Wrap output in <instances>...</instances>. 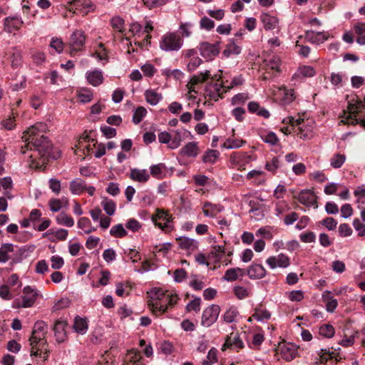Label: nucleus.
Returning a JSON list of instances; mask_svg holds the SVG:
<instances>
[{
  "label": "nucleus",
  "mask_w": 365,
  "mask_h": 365,
  "mask_svg": "<svg viewBox=\"0 0 365 365\" xmlns=\"http://www.w3.org/2000/svg\"><path fill=\"white\" fill-rule=\"evenodd\" d=\"M142 1L148 9H153L165 5L168 0H142Z\"/></svg>",
  "instance_id": "obj_41"
},
{
  "label": "nucleus",
  "mask_w": 365,
  "mask_h": 365,
  "mask_svg": "<svg viewBox=\"0 0 365 365\" xmlns=\"http://www.w3.org/2000/svg\"><path fill=\"white\" fill-rule=\"evenodd\" d=\"M237 315V309L236 307H232L225 312L223 315V319L227 323H232L235 320Z\"/></svg>",
  "instance_id": "obj_34"
},
{
  "label": "nucleus",
  "mask_w": 365,
  "mask_h": 365,
  "mask_svg": "<svg viewBox=\"0 0 365 365\" xmlns=\"http://www.w3.org/2000/svg\"><path fill=\"white\" fill-rule=\"evenodd\" d=\"M187 277V272L184 269H177L174 272V279L176 282H181Z\"/></svg>",
  "instance_id": "obj_60"
},
{
  "label": "nucleus",
  "mask_w": 365,
  "mask_h": 365,
  "mask_svg": "<svg viewBox=\"0 0 365 365\" xmlns=\"http://www.w3.org/2000/svg\"><path fill=\"white\" fill-rule=\"evenodd\" d=\"M220 312V307L217 304H212L207 307L202 313L201 324L203 327H209L217 319Z\"/></svg>",
  "instance_id": "obj_6"
},
{
  "label": "nucleus",
  "mask_w": 365,
  "mask_h": 365,
  "mask_svg": "<svg viewBox=\"0 0 365 365\" xmlns=\"http://www.w3.org/2000/svg\"><path fill=\"white\" fill-rule=\"evenodd\" d=\"M233 291L236 297L240 299H242L249 296V291L242 286L235 287Z\"/></svg>",
  "instance_id": "obj_49"
},
{
  "label": "nucleus",
  "mask_w": 365,
  "mask_h": 365,
  "mask_svg": "<svg viewBox=\"0 0 365 365\" xmlns=\"http://www.w3.org/2000/svg\"><path fill=\"white\" fill-rule=\"evenodd\" d=\"M271 317L270 313L267 310H262L256 309L255 312L252 314V317L257 321H262L263 319H268Z\"/></svg>",
  "instance_id": "obj_46"
},
{
  "label": "nucleus",
  "mask_w": 365,
  "mask_h": 365,
  "mask_svg": "<svg viewBox=\"0 0 365 365\" xmlns=\"http://www.w3.org/2000/svg\"><path fill=\"white\" fill-rule=\"evenodd\" d=\"M56 220L58 225L67 226L69 227H73L74 225L73 219L64 212H62L58 215Z\"/></svg>",
  "instance_id": "obj_28"
},
{
  "label": "nucleus",
  "mask_w": 365,
  "mask_h": 365,
  "mask_svg": "<svg viewBox=\"0 0 365 365\" xmlns=\"http://www.w3.org/2000/svg\"><path fill=\"white\" fill-rule=\"evenodd\" d=\"M267 271L264 267L259 264L251 265L247 270V274L250 279H262L266 275Z\"/></svg>",
  "instance_id": "obj_17"
},
{
  "label": "nucleus",
  "mask_w": 365,
  "mask_h": 365,
  "mask_svg": "<svg viewBox=\"0 0 365 365\" xmlns=\"http://www.w3.org/2000/svg\"><path fill=\"white\" fill-rule=\"evenodd\" d=\"M46 130V124L37 123L23 133L22 139L27 143L21 148V153L24 154L28 150L32 151L30 158L36 167L46 164L51 156L52 143L45 136Z\"/></svg>",
  "instance_id": "obj_1"
},
{
  "label": "nucleus",
  "mask_w": 365,
  "mask_h": 365,
  "mask_svg": "<svg viewBox=\"0 0 365 365\" xmlns=\"http://www.w3.org/2000/svg\"><path fill=\"white\" fill-rule=\"evenodd\" d=\"M86 35L82 30H75L70 36L67 43L66 52L71 56H75L78 53L81 52L85 46Z\"/></svg>",
  "instance_id": "obj_2"
},
{
  "label": "nucleus",
  "mask_w": 365,
  "mask_h": 365,
  "mask_svg": "<svg viewBox=\"0 0 365 365\" xmlns=\"http://www.w3.org/2000/svg\"><path fill=\"white\" fill-rule=\"evenodd\" d=\"M346 160L345 155L336 153L330 159V165L334 168H339L342 166Z\"/></svg>",
  "instance_id": "obj_33"
},
{
  "label": "nucleus",
  "mask_w": 365,
  "mask_h": 365,
  "mask_svg": "<svg viewBox=\"0 0 365 365\" xmlns=\"http://www.w3.org/2000/svg\"><path fill=\"white\" fill-rule=\"evenodd\" d=\"M49 207L51 211L58 212L62 207V202L59 199H51L49 201Z\"/></svg>",
  "instance_id": "obj_61"
},
{
  "label": "nucleus",
  "mask_w": 365,
  "mask_h": 365,
  "mask_svg": "<svg viewBox=\"0 0 365 365\" xmlns=\"http://www.w3.org/2000/svg\"><path fill=\"white\" fill-rule=\"evenodd\" d=\"M349 115L345 119L341 120L344 124H356L358 123V119L356 115L363 112L365 109V98L364 101L357 100L355 103H349L348 106ZM365 115V113L364 115Z\"/></svg>",
  "instance_id": "obj_4"
},
{
  "label": "nucleus",
  "mask_w": 365,
  "mask_h": 365,
  "mask_svg": "<svg viewBox=\"0 0 365 365\" xmlns=\"http://www.w3.org/2000/svg\"><path fill=\"white\" fill-rule=\"evenodd\" d=\"M322 223L329 230H334L337 225V222L333 217H327L324 220H323Z\"/></svg>",
  "instance_id": "obj_57"
},
{
  "label": "nucleus",
  "mask_w": 365,
  "mask_h": 365,
  "mask_svg": "<svg viewBox=\"0 0 365 365\" xmlns=\"http://www.w3.org/2000/svg\"><path fill=\"white\" fill-rule=\"evenodd\" d=\"M178 242V245L181 249L187 250H195L197 248L198 242L187 237H180L176 238Z\"/></svg>",
  "instance_id": "obj_19"
},
{
  "label": "nucleus",
  "mask_w": 365,
  "mask_h": 365,
  "mask_svg": "<svg viewBox=\"0 0 365 365\" xmlns=\"http://www.w3.org/2000/svg\"><path fill=\"white\" fill-rule=\"evenodd\" d=\"M236 271L234 268L228 269L223 277V279L228 282H232L237 279Z\"/></svg>",
  "instance_id": "obj_58"
},
{
  "label": "nucleus",
  "mask_w": 365,
  "mask_h": 365,
  "mask_svg": "<svg viewBox=\"0 0 365 365\" xmlns=\"http://www.w3.org/2000/svg\"><path fill=\"white\" fill-rule=\"evenodd\" d=\"M202 62V61L199 57L192 58L187 66L188 71L192 72L195 70Z\"/></svg>",
  "instance_id": "obj_54"
},
{
  "label": "nucleus",
  "mask_w": 365,
  "mask_h": 365,
  "mask_svg": "<svg viewBox=\"0 0 365 365\" xmlns=\"http://www.w3.org/2000/svg\"><path fill=\"white\" fill-rule=\"evenodd\" d=\"M278 350L282 357L287 361L293 360L297 355V347L293 344H279Z\"/></svg>",
  "instance_id": "obj_12"
},
{
  "label": "nucleus",
  "mask_w": 365,
  "mask_h": 365,
  "mask_svg": "<svg viewBox=\"0 0 365 365\" xmlns=\"http://www.w3.org/2000/svg\"><path fill=\"white\" fill-rule=\"evenodd\" d=\"M304 37L307 41L312 43L320 44L328 39L329 35L324 32L307 31Z\"/></svg>",
  "instance_id": "obj_14"
},
{
  "label": "nucleus",
  "mask_w": 365,
  "mask_h": 365,
  "mask_svg": "<svg viewBox=\"0 0 365 365\" xmlns=\"http://www.w3.org/2000/svg\"><path fill=\"white\" fill-rule=\"evenodd\" d=\"M266 66L267 69L279 71L280 61L277 56H273L271 58L266 60Z\"/></svg>",
  "instance_id": "obj_45"
},
{
  "label": "nucleus",
  "mask_w": 365,
  "mask_h": 365,
  "mask_svg": "<svg viewBox=\"0 0 365 365\" xmlns=\"http://www.w3.org/2000/svg\"><path fill=\"white\" fill-rule=\"evenodd\" d=\"M182 140V137L181 132L179 130H176L175 133L171 135L170 143L169 144V148L171 149H175L180 145V143Z\"/></svg>",
  "instance_id": "obj_39"
},
{
  "label": "nucleus",
  "mask_w": 365,
  "mask_h": 365,
  "mask_svg": "<svg viewBox=\"0 0 365 365\" xmlns=\"http://www.w3.org/2000/svg\"><path fill=\"white\" fill-rule=\"evenodd\" d=\"M110 234L115 237H123L127 235V231L124 229L122 224H118L112 227Z\"/></svg>",
  "instance_id": "obj_37"
},
{
  "label": "nucleus",
  "mask_w": 365,
  "mask_h": 365,
  "mask_svg": "<svg viewBox=\"0 0 365 365\" xmlns=\"http://www.w3.org/2000/svg\"><path fill=\"white\" fill-rule=\"evenodd\" d=\"M86 189L85 181L81 178H77L70 183V190L73 195H79Z\"/></svg>",
  "instance_id": "obj_24"
},
{
  "label": "nucleus",
  "mask_w": 365,
  "mask_h": 365,
  "mask_svg": "<svg viewBox=\"0 0 365 365\" xmlns=\"http://www.w3.org/2000/svg\"><path fill=\"white\" fill-rule=\"evenodd\" d=\"M147 110L143 106H139L136 108L133 116V121L135 124H138L143 120V117L146 115Z\"/></svg>",
  "instance_id": "obj_42"
},
{
  "label": "nucleus",
  "mask_w": 365,
  "mask_h": 365,
  "mask_svg": "<svg viewBox=\"0 0 365 365\" xmlns=\"http://www.w3.org/2000/svg\"><path fill=\"white\" fill-rule=\"evenodd\" d=\"M182 38L175 33L165 34L160 41V48L165 51H178L182 46Z\"/></svg>",
  "instance_id": "obj_3"
},
{
  "label": "nucleus",
  "mask_w": 365,
  "mask_h": 365,
  "mask_svg": "<svg viewBox=\"0 0 365 365\" xmlns=\"http://www.w3.org/2000/svg\"><path fill=\"white\" fill-rule=\"evenodd\" d=\"M14 245L11 243L3 244L0 247V263H5L10 259L9 253L14 252Z\"/></svg>",
  "instance_id": "obj_25"
},
{
  "label": "nucleus",
  "mask_w": 365,
  "mask_h": 365,
  "mask_svg": "<svg viewBox=\"0 0 365 365\" xmlns=\"http://www.w3.org/2000/svg\"><path fill=\"white\" fill-rule=\"evenodd\" d=\"M244 344L242 340L237 336V334L232 333L227 338L222 346V350L225 351L226 349H233L237 351L243 348Z\"/></svg>",
  "instance_id": "obj_15"
},
{
  "label": "nucleus",
  "mask_w": 365,
  "mask_h": 365,
  "mask_svg": "<svg viewBox=\"0 0 365 365\" xmlns=\"http://www.w3.org/2000/svg\"><path fill=\"white\" fill-rule=\"evenodd\" d=\"M303 298V292L300 290L292 291L289 294V299L293 302H300Z\"/></svg>",
  "instance_id": "obj_63"
},
{
  "label": "nucleus",
  "mask_w": 365,
  "mask_h": 365,
  "mask_svg": "<svg viewBox=\"0 0 365 365\" xmlns=\"http://www.w3.org/2000/svg\"><path fill=\"white\" fill-rule=\"evenodd\" d=\"M146 101L150 105L155 106L158 104L162 98V96L153 90H148L145 93Z\"/></svg>",
  "instance_id": "obj_29"
},
{
  "label": "nucleus",
  "mask_w": 365,
  "mask_h": 365,
  "mask_svg": "<svg viewBox=\"0 0 365 365\" xmlns=\"http://www.w3.org/2000/svg\"><path fill=\"white\" fill-rule=\"evenodd\" d=\"M200 55L206 59H212L217 56L220 52L219 43H210L208 42H202L199 46Z\"/></svg>",
  "instance_id": "obj_8"
},
{
  "label": "nucleus",
  "mask_w": 365,
  "mask_h": 365,
  "mask_svg": "<svg viewBox=\"0 0 365 365\" xmlns=\"http://www.w3.org/2000/svg\"><path fill=\"white\" fill-rule=\"evenodd\" d=\"M130 178L135 181L145 182L149 180L150 175L146 170H140L137 168L131 169Z\"/></svg>",
  "instance_id": "obj_20"
},
{
  "label": "nucleus",
  "mask_w": 365,
  "mask_h": 365,
  "mask_svg": "<svg viewBox=\"0 0 365 365\" xmlns=\"http://www.w3.org/2000/svg\"><path fill=\"white\" fill-rule=\"evenodd\" d=\"M125 227L133 232H136L140 228V224L135 219H130L127 222Z\"/></svg>",
  "instance_id": "obj_59"
},
{
  "label": "nucleus",
  "mask_w": 365,
  "mask_h": 365,
  "mask_svg": "<svg viewBox=\"0 0 365 365\" xmlns=\"http://www.w3.org/2000/svg\"><path fill=\"white\" fill-rule=\"evenodd\" d=\"M261 21L266 30H273L277 28L278 25L277 18L270 16L268 14H263L261 16Z\"/></svg>",
  "instance_id": "obj_21"
},
{
  "label": "nucleus",
  "mask_w": 365,
  "mask_h": 365,
  "mask_svg": "<svg viewBox=\"0 0 365 365\" xmlns=\"http://www.w3.org/2000/svg\"><path fill=\"white\" fill-rule=\"evenodd\" d=\"M87 80L93 86H98L103 83L102 72L98 70L87 72Z\"/></svg>",
  "instance_id": "obj_23"
},
{
  "label": "nucleus",
  "mask_w": 365,
  "mask_h": 365,
  "mask_svg": "<svg viewBox=\"0 0 365 365\" xmlns=\"http://www.w3.org/2000/svg\"><path fill=\"white\" fill-rule=\"evenodd\" d=\"M334 332V328L330 324H324L319 328V334L327 338H331Z\"/></svg>",
  "instance_id": "obj_43"
},
{
  "label": "nucleus",
  "mask_w": 365,
  "mask_h": 365,
  "mask_svg": "<svg viewBox=\"0 0 365 365\" xmlns=\"http://www.w3.org/2000/svg\"><path fill=\"white\" fill-rule=\"evenodd\" d=\"M78 97L81 102L88 103L93 99V93L90 90L82 89L78 93Z\"/></svg>",
  "instance_id": "obj_48"
},
{
  "label": "nucleus",
  "mask_w": 365,
  "mask_h": 365,
  "mask_svg": "<svg viewBox=\"0 0 365 365\" xmlns=\"http://www.w3.org/2000/svg\"><path fill=\"white\" fill-rule=\"evenodd\" d=\"M165 169V165L163 163L152 165L150 167V174L156 178H160L163 176V171Z\"/></svg>",
  "instance_id": "obj_44"
},
{
  "label": "nucleus",
  "mask_w": 365,
  "mask_h": 365,
  "mask_svg": "<svg viewBox=\"0 0 365 365\" xmlns=\"http://www.w3.org/2000/svg\"><path fill=\"white\" fill-rule=\"evenodd\" d=\"M323 302L326 303V308L327 312H333L338 305V302L336 299L331 296V292L326 291L322 294Z\"/></svg>",
  "instance_id": "obj_22"
},
{
  "label": "nucleus",
  "mask_w": 365,
  "mask_h": 365,
  "mask_svg": "<svg viewBox=\"0 0 365 365\" xmlns=\"http://www.w3.org/2000/svg\"><path fill=\"white\" fill-rule=\"evenodd\" d=\"M50 46L54 48L58 53H61L63 50L64 43L61 38H53L51 39Z\"/></svg>",
  "instance_id": "obj_50"
},
{
  "label": "nucleus",
  "mask_w": 365,
  "mask_h": 365,
  "mask_svg": "<svg viewBox=\"0 0 365 365\" xmlns=\"http://www.w3.org/2000/svg\"><path fill=\"white\" fill-rule=\"evenodd\" d=\"M354 195L358 197L357 202L365 203V187H358L354 191Z\"/></svg>",
  "instance_id": "obj_64"
},
{
  "label": "nucleus",
  "mask_w": 365,
  "mask_h": 365,
  "mask_svg": "<svg viewBox=\"0 0 365 365\" xmlns=\"http://www.w3.org/2000/svg\"><path fill=\"white\" fill-rule=\"evenodd\" d=\"M151 219L156 226L164 230L165 228L170 227L172 217L168 212L158 208L155 214L152 215Z\"/></svg>",
  "instance_id": "obj_7"
},
{
  "label": "nucleus",
  "mask_w": 365,
  "mask_h": 365,
  "mask_svg": "<svg viewBox=\"0 0 365 365\" xmlns=\"http://www.w3.org/2000/svg\"><path fill=\"white\" fill-rule=\"evenodd\" d=\"M200 26L206 30H210L214 28L215 22L205 16L200 20Z\"/></svg>",
  "instance_id": "obj_53"
},
{
  "label": "nucleus",
  "mask_w": 365,
  "mask_h": 365,
  "mask_svg": "<svg viewBox=\"0 0 365 365\" xmlns=\"http://www.w3.org/2000/svg\"><path fill=\"white\" fill-rule=\"evenodd\" d=\"M225 88L224 86L218 83H215L212 86L213 90H207V95L215 101H217L219 98L222 97L223 92L222 91V88Z\"/></svg>",
  "instance_id": "obj_30"
},
{
  "label": "nucleus",
  "mask_w": 365,
  "mask_h": 365,
  "mask_svg": "<svg viewBox=\"0 0 365 365\" xmlns=\"http://www.w3.org/2000/svg\"><path fill=\"white\" fill-rule=\"evenodd\" d=\"M266 263L271 269L277 267H287L290 262L289 258L284 254H279L277 256H272L267 259Z\"/></svg>",
  "instance_id": "obj_11"
},
{
  "label": "nucleus",
  "mask_w": 365,
  "mask_h": 365,
  "mask_svg": "<svg viewBox=\"0 0 365 365\" xmlns=\"http://www.w3.org/2000/svg\"><path fill=\"white\" fill-rule=\"evenodd\" d=\"M23 24V20L17 16H8L4 19V30L8 33H11L14 31H18L20 29Z\"/></svg>",
  "instance_id": "obj_13"
},
{
  "label": "nucleus",
  "mask_w": 365,
  "mask_h": 365,
  "mask_svg": "<svg viewBox=\"0 0 365 365\" xmlns=\"http://www.w3.org/2000/svg\"><path fill=\"white\" fill-rule=\"evenodd\" d=\"M180 153L187 157H196L198 154V148L196 143L190 142L180 150Z\"/></svg>",
  "instance_id": "obj_26"
},
{
  "label": "nucleus",
  "mask_w": 365,
  "mask_h": 365,
  "mask_svg": "<svg viewBox=\"0 0 365 365\" xmlns=\"http://www.w3.org/2000/svg\"><path fill=\"white\" fill-rule=\"evenodd\" d=\"M67 323L65 321L58 320L54 324L53 331L55 334L56 340L58 343H61L65 341L66 335L65 328Z\"/></svg>",
  "instance_id": "obj_18"
},
{
  "label": "nucleus",
  "mask_w": 365,
  "mask_h": 365,
  "mask_svg": "<svg viewBox=\"0 0 365 365\" xmlns=\"http://www.w3.org/2000/svg\"><path fill=\"white\" fill-rule=\"evenodd\" d=\"M219 152L216 150H209L202 157L204 163H213L219 157Z\"/></svg>",
  "instance_id": "obj_38"
},
{
  "label": "nucleus",
  "mask_w": 365,
  "mask_h": 365,
  "mask_svg": "<svg viewBox=\"0 0 365 365\" xmlns=\"http://www.w3.org/2000/svg\"><path fill=\"white\" fill-rule=\"evenodd\" d=\"M341 217L348 218L352 215L353 210L350 204H344L341 207Z\"/></svg>",
  "instance_id": "obj_62"
},
{
  "label": "nucleus",
  "mask_w": 365,
  "mask_h": 365,
  "mask_svg": "<svg viewBox=\"0 0 365 365\" xmlns=\"http://www.w3.org/2000/svg\"><path fill=\"white\" fill-rule=\"evenodd\" d=\"M101 205L107 215H113L115 213V204L112 200L105 199L102 201Z\"/></svg>",
  "instance_id": "obj_36"
},
{
  "label": "nucleus",
  "mask_w": 365,
  "mask_h": 365,
  "mask_svg": "<svg viewBox=\"0 0 365 365\" xmlns=\"http://www.w3.org/2000/svg\"><path fill=\"white\" fill-rule=\"evenodd\" d=\"M315 75V71L313 67L309 66H303L299 67L296 76L302 78L312 77Z\"/></svg>",
  "instance_id": "obj_32"
},
{
  "label": "nucleus",
  "mask_w": 365,
  "mask_h": 365,
  "mask_svg": "<svg viewBox=\"0 0 365 365\" xmlns=\"http://www.w3.org/2000/svg\"><path fill=\"white\" fill-rule=\"evenodd\" d=\"M72 9L81 11L83 14L93 10V5L91 0H74L71 3Z\"/></svg>",
  "instance_id": "obj_16"
},
{
  "label": "nucleus",
  "mask_w": 365,
  "mask_h": 365,
  "mask_svg": "<svg viewBox=\"0 0 365 365\" xmlns=\"http://www.w3.org/2000/svg\"><path fill=\"white\" fill-rule=\"evenodd\" d=\"M210 75L209 71H206L205 73H200L199 75H195L191 77L189 83L191 85H197L200 83L205 82L210 78Z\"/></svg>",
  "instance_id": "obj_35"
},
{
  "label": "nucleus",
  "mask_w": 365,
  "mask_h": 365,
  "mask_svg": "<svg viewBox=\"0 0 365 365\" xmlns=\"http://www.w3.org/2000/svg\"><path fill=\"white\" fill-rule=\"evenodd\" d=\"M51 267L53 269H60L64 263L63 259L59 256H52L51 258Z\"/></svg>",
  "instance_id": "obj_52"
},
{
  "label": "nucleus",
  "mask_w": 365,
  "mask_h": 365,
  "mask_svg": "<svg viewBox=\"0 0 365 365\" xmlns=\"http://www.w3.org/2000/svg\"><path fill=\"white\" fill-rule=\"evenodd\" d=\"M37 296L38 293L35 289L30 286H26L23 289L22 304L21 305L19 304L18 306L24 308L32 307L36 300Z\"/></svg>",
  "instance_id": "obj_10"
},
{
  "label": "nucleus",
  "mask_w": 365,
  "mask_h": 365,
  "mask_svg": "<svg viewBox=\"0 0 365 365\" xmlns=\"http://www.w3.org/2000/svg\"><path fill=\"white\" fill-rule=\"evenodd\" d=\"M148 305L152 312L155 315H158V312H159L160 314H163L165 313L167 310V307L160 304L158 301L155 302V303H149Z\"/></svg>",
  "instance_id": "obj_47"
},
{
  "label": "nucleus",
  "mask_w": 365,
  "mask_h": 365,
  "mask_svg": "<svg viewBox=\"0 0 365 365\" xmlns=\"http://www.w3.org/2000/svg\"><path fill=\"white\" fill-rule=\"evenodd\" d=\"M294 197L307 207L312 205H314V208L318 207L317 205V196L311 190H302L297 195H294Z\"/></svg>",
  "instance_id": "obj_9"
},
{
  "label": "nucleus",
  "mask_w": 365,
  "mask_h": 365,
  "mask_svg": "<svg viewBox=\"0 0 365 365\" xmlns=\"http://www.w3.org/2000/svg\"><path fill=\"white\" fill-rule=\"evenodd\" d=\"M241 52V48L238 46L236 43L234 42L229 43L225 49L223 51L222 54L225 57H229L232 54L237 55L240 54Z\"/></svg>",
  "instance_id": "obj_31"
},
{
  "label": "nucleus",
  "mask_w": 365,
  "mask_h": 365,
  "mask_svg": "<svg viewBox=\"0 0 365 365\" xmlns=\"http://www.w3.org/2000/svg\"><path fill=\"white\" fill-rule=\"evenodd\" d=\"M48 327L45 322L38 321L35 323L31 336L29 339L32 349L41 340H43L47 333Z\"/></svg>",
  "instance_id": "obj_5"
},
{
  "label": "nucleus",
  "mask_w": 365,
  "mask_h": 365,
  "mask_svg": "<svg viewBox=\"0 0 365 365\" xmlns=\"http://www.w3.org/2000/svg\"><path fill=\"white\" fill-rule=\"evenodd\" d=\"M73 327L77 333L84 334L88 330V324L85 319L76 317Z\"/></svg>",
  "instance_id": "obj_27"
},
{
  "label": "nucleus",
  "mask_w": 365,
  "mask_h": 365,
  "mask_svg": "<svg viewBox=\"0 0 365 365\" xmlns=\"http://www.w3.org/2000/svg\"><path fill=\"white\" fill-rule=\"evenodd\" d=\"M244 143L245 141L241 139H228L224 143L223 147L227 149H236L242 146Z\"/></svg>",
  "instance_id": "obj_40"
},
{
  "label": "nucleus",
  "mask_w": 365,
  "mask_h": 365,
  "mask_svg": "<svg viewBox=\"0 0 365 365\" xmlns=\"http://www.w3.org/2000/svg\"><path fill=\"white\" fill-rule=\"evenodd\" d=\"M299 218V215L295 212H292L284 217V222L286 225H292Z\"/></svg>",
  "instance_id": "obj_56"
},
{
  "label": "nucleus",
  "mask_w": 365,
  "mask_h": 365,
  "mask_svg": "<svg viewBox=\"0 0 365 365\" xmlns=\"http://www.w3.org/2000/svg\"><path fill=\"white\" fill-rule=\"evenodd\" d=\"M200 298L197 297L188 303L186 306V309L188 312L192 310L198 312L200 309Z\"/></svg>",
  "instance_id": "obj_51"
},
{
  "label": "nucleus",
  "mask_w": 365,
  "mask_h": 365,
  "mask_svg": "<svg viewBox=\"0 0 365 365\" xmlns=\"http://www.w3.org/2000/svg\"><path fill=\"white\" fill-rule=\"evenodd\" d=\"M339 232L341 237L350 236L352 233V230L348 224H341L339 227Z\"/></svg>",
  "instance_id": "obj_55"
}]
</instances>
